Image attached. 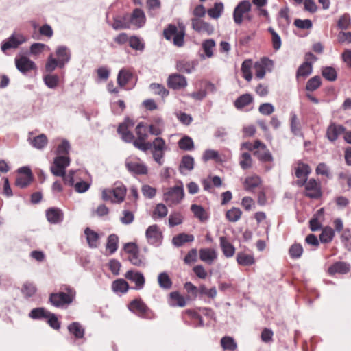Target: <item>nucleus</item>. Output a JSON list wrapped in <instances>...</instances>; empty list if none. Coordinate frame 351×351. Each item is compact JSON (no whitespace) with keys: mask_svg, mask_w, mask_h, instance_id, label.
I'll return each mask as SVG.
<instances>
[{"mask_svg":"<svg viewBox=\"0 0 351 351\" xmlns=\"http://www.w3.org/2000/svg\"><path fill=\"white\" fill-rule=\"evenodd\" d=\"M202 159L205 162H207L210 160H213L217 162L222 161L218 152L213 149H206L204 152Z\"/></svg>","mask_w":351,"mask_h":351,"instance_id":"54","label":"nucleus"},{"mask_svg":"<svg viewBox=\"0 0 351 351\" xmlns=\"http://www.w3.org/2000/svg\"><path fill=\"white\" fill-rule=\"evenodd\" d=\"M349 271V264L341 261L335 263L328 269V272L330 275H335V274H346Z\"/></svg>","mask_w":351,"mask_h":351,"instance_id":"29","label":"nucleus"},{"mask_svg":"<svg viewBox=\"0 0 351 351\" xmlns=\"http://www.w3.org/2000/svg\"><path fill=\"white\" fill-rule=\"evenodd\" d=\"M194 158L189 156L186 155L182 158L179 169L181 173L185 174L188 171H191L194 168Z\"/></svg>","mask_w":351,"mask_h":351,"instance_id":"31","label":"nucleus"},{"mask_svg":"<svg viewBox=\"0 0 351 351\" xmlns=\"http://www.w3.org/2000/svg\"><path fill=\"white\" fill-rule=\"evenodd\" d=\"M58 66L63 67L70 60L71 53L69 49L64 46H60L56 51Z\"/></svg>","mask_w":351,"mask_h":351,"instance_id":"25","label":"nucleus"},{"mask_svg":"<svg viewBox=\"0 0 351 351\" xmlns=\"http://www.w3.org/2000/svg\"><path fill=\"white\" fill-rule=\"evenodd\" d=\"M313 66L311 62H304L298 69L296 72V77H306L312 73Z\"/></svg>","mask_w":351,"mask_h":351,"instance_id":"41","label":"nucleus"},{"mask_svg":"<svg viewBox=\"0 0 351 351\" xmlns=\"http://www.w3.org/2000/svg\"><path fill=\"white\" fill-rule=\"evenodd\" d=\"M183 322L189 325H193L195 327L203 326L204 322L201 315L195 310L187 309L182 313Z\"/></svg>","mask_w":351,"mask_h":351,"instance_id":"13","label":"nucleus"},{"mask_svg":"<svg viewBox=\"0 0 351 351\" xmlns=\"http://www.w3.org/2000/svg\"><path fill=\"white\" fill-rule=\"evenodd\" d=\"M84 234L89 247L91 248H97L99 245V234L89 228L85 229Z\"/></svg>","mask_w":351,"mask_h":351,"instance_id":"30","label":"nucleus"},{"mask_svg":"<svg viewBox=\"0 0 351 351\" xmlns=\"http://www.w3.org/2000/svg\"><path fill=\"white\" fill-rule=\"evenodd\" d=\"M135 132L137 138H134V146L143 152H147L152 147V144L149 142H146L148 138V133L147 128L143 122H140L136 125Z\"/></svg>","mask_w":351,"mask_h":351,"instance_id":"5","label":"nucleus"},{"mask_svg":"<svg viewBox=\"0 0 351 351\" xmlns=\"http://www.w3.org/2000/svg\"><path fill=\"white\" fill-rule=\"evenodd\" d=\"M19 175L16 180V186L20 188L27 187L32 181L33 176L29 167H23L19 169Z\"/></svg>","mask_w":351,"mask_h":351,"instance_id":"16","label":"nucleus"},{"mask_svg":"<svg viewBox=\"0 0 351 351\" xmlns=\"http://www.w3.org/2000/svg\"><path fill=\"white\" fill-rule=\"evenodd\" d=\"M335 236V231L331 227L326 226L323 228L319 235V240L322 243H328L332 241Z\"/></svg>","mask_w":351,"mask_h":351,"instance_id":"48","label":"nucleus"},{"mask_svg":"<svg viewBox=\"0 0 351 351\" xmlns=\"http://www.w3.org/2000/svg\"><path fill=\"white\" fill-rule=\"evenodd\" d=\"M75 289L67 285L60 287V291L52 293L49 295V301L56 307L62 308L69 305L75 298Z\"/></svg>","mask_w":351,"mask_h":351,"instance_id":"1","label":"nucleus"},{"mask_svg":"<svg viewBox=\"0 0 351 351\" xmlns=\"http://www.w3.org/2000/svg\"><path fill=\"white\" fill-rule=\"evenodd\" d=\"M239 165L243 169L250 168L252 165L251 154L248 152L242 153L239 158Z\"/></svg>","mask_w":351,"mask_h":351,"instance_id":"57","label":"nucleus"},{"mask_svg":"<svg viewBox=\"0 0 351 351\" xmlns=\"http://www.w3.org/2000/svg\"><path fill=\"white\" fill-rule=\"evenodd\" d=\"M273 62L267 58H263L256 61L254 64L255 77L257 79H263L267 71H270L273 67Z\"/></svg>","mask_w":351,"mask_h":351,"instance_id":"12","label":"nucleus"},{"mask_svg":"<svg viewBox=\"0 0 351 351\" xmlns=\"http://www.w3.org/2000/svg\"><path fill=\"white\" fill-rule=\"evenodd\" d=\"M199 254L200 260L208 265H212L218 257L217 251L210 247L201 248Z\"/></svg>","mask_w":351,"mask_h":351,"instance_id":"22","label":"nucleus"},{"mask_svg":"<svg viewBox=\"0 0 351 351\" xmlns=\"http://www.w3.org/2000/svg\"><path fill=\"white\" fill-rule=\"evenodd\" d=\"M220 247L224 256L227 258L232 257L235 253V247L226 237L219 238Z\"/></svg>","mask_w":351,"mask_h":351,"instance_id":"27","label":"nucleus"},{"mask_svg":"<svg viewBox=\"0 0 351 351\" xmlns=\"http://www.w3.org/2000/svg\"><path fill=\"white\" fill-rule=\"evenodd\" d=\"M252 66V60L250 59H247L244 60L241 64V72L243 77L250 82L252 79V74L251 72V68Z\"/></svg>","mask_w":351,"mask_h":351,"instance_id":"44","label":"nucleus"},{"mask_svg":"<svg viewBox=\"0 0 351 351\" xmlns=\"http://www.w3.org/2000/svg\"><path fill=\"white\" fill-rule=\"evenodd\" d=\"M167 302L171 307H184L186 306V300L178 291L171 292L168 295Z\"/></svg>","mask_w":351,"mask_h":351,"instance_id":"24","label":"nucleus"},{"mask_svg":"<svg viewBox=\"0 0 351 351\" xmlns=\"http://www.w3.org/2000/svg\"><path fill=\"white\" fill-rule=\"evenodd\" d=\"M303 253V247L299 243L293 244L289 250V254L292 258H300Z\"/></svg>","mask_w":351,"mask_h":351,"instance_id":"63","label":"nucleus"},{"mask_svg":"<svg viewBox=\"0 0 351 351\" xmlns=\"http://www.w3.org/2000/svg\"><path fill=\"white\" fill-rule=\"evenodd\" d=\"M192 28L200 34L211 35L214 32V27L209 23L198 18L191 19Z\"/></svg>","mask_w":351,"mask_h":351,"instance_id":"18","label":"nucleus"},{"mask_svg":"<svg viewBox=\"0 0 351 351\" xmlns=\"http://www.w3.org/2000/svg\"><path fill=\"white\" fill-rule=\"evenodd\" d=\"M295 175L298 178L296 184L298 186H303L308 180V176L311 173V169L308 164L299 160L295 163L294 167Z\"/></svg>","mask_w":351,"mask_h":351,"instance_id":"7","label":"nucleus"},{"mask_svg":"<svg viewBox=\"0 0 351 351\" xmlns=\"http://www.w3.org/2000/svg\"><path fill=\"white\" fill-rule=\"evenodd\" d=\"M180 149L184 151H191L194 149V143L193 139L189 136H184L178 142Z\"/></svg>","mask_w":351,"mask_h":351,"instance_id":"47","label":"nucleus"},{"mask_svg":"<svg viewBox=\"0 0 351 351\" xmlns=\"http://www.w3.org/2000/svg\"><path fill=\"white\" fill-rule=\"evenodd\" d=\"M130 21L136 27H141L145 23V16L143 11L138 8L134 10Z\"/></svg>","mask_w":351,"mask_h":351,"instance_id":"26","label":"nucleus"},{"mask_svg":"<svg viewBox=\"0 0 351 351\" xmlns=\"http://www.w3.org/2000/svg\"><path fill=\"white\" fill-rule=\"evenodd\" d=\"M132 74L130 71L126 69H121L117 76V82L120 87H125L127 84L131 80Z\"/></svg>","mask_w":351,"mask_h":351,"instance_id":"40","label":"nucleus"},{"mask_svg":"<svg viewBox=\"0 0 351 351\" xmlns=\"http://www.w3.org/2000/svg\"><path fill=\"white\" fill-rule=\"evenodd\" d=\"M129 45L131 48L138 51H143L145 48L143 42L135 36H131L129 38Z\"/></svg>","mask_w":351,"mask_h":351,"instance_id":"62","label":"nucleus"},{"mask_svg":"<svg viewBox=\"0 0 351 351\" xmlns=\"http://www.w3.org/2000/svg\"><path fill=\"white\" fill-rule=\"evenodd\" d=\"M183 221V216L181 213L176 212L171 213L169 217V225L170 227H174L180 225Z\"/></svg>","mask_w":351,"mask_h":351,"instance_id":"64","label":"nucleus"},{"mask_svg":"<svg viewBox=\"0 0 351 351\" xmlns=\"http://www.w3.org/2000/svg\"><path fill=\"white\" fill-rule=\"evenodd\" d=\"M28 141L34 147L38 149H43L48 143L47 137L44 134H41L32 138L29 136Z\"/></svg>","mask_w":351,"mask_h":351,"instance_id":"33","label":"nucleus"},{"mask_svg":"<svg viewBox=\"0 0 351 351\" xmlns=\"http://www.w3.org/2000/svg\"><path fill=\"white\" fill-rule=\"evenodd\" d=\"M322 84V80L319 76H314L310 78L306 85V89L308 91H315L317 90Z\"/></svg>","mask_w":351,"mask_h":351,"instance_id":"58","label":"nucleus"},{"mask_svg":"<svg viewBox=\"0 0 351 351\" xmlns=\"http://www.w3.org/2000/svg\"><path fill=\"white\" fill-rule=\"evenodd\" d=\"M191 210L193 212L194 216L201 221H205L208 218V213L200 205L192 204L191 206Z\"/></svg>","mask_w":351,"mask_h":351,"instance_id":"42","label":"nucleus"},{"mask_svg":"<svg viewBox=\"0 0 351 351\" xmlns=\"http://www.w3.org/2000/svg\"><path fill=\"white\" fill-rule=\"evenodd\" d=\"M167 84L173 90H181L186 87L188 83L186 78L178 73H172L167 80Z\"/></svg>","mask_w":351,"mask_h":351,"instance_id":"15","label":"nucleus"},{"mask_svg":"<svg viewBox=\"0 0 351 351\" xmlns=\"http://www.w3.org/2000/svg\"><path fill=\"white\" fill-rule=\"evenodd\" d=\"M195 65L193 61L180 60L176 62V68L179 72L191 73L195 69Z\"/></svg>","mask_w":351,"mask_h":351,"instance_id":"35","label":"nucleus"},{"mask_svg":"<svg viewBox=\"0 0 351 351\" xmlns=\"http://www.w3.org/2000/svg\"><path fill=\"white\" fill-rule=\"evenodd\" d=\"M112 289L115 293H125L129 289V285L124 279L120 278L112 282Z\"/></svg>","mask_w":351,"mask_h":351,"instance_id":"43","label":"nucleus"},{"mask_svg":"<svg viewBox=\"0 0 351 351\" xmlns=\"http://www.w3.org/2000/svg\"><path fill=\"white\" fill-rule=\"evenodd\" d=\"M26 40L27 38L24 35L14 33L8 39L2 42L1 49L3 53H6L7 50L17 48Z\"/></svg>","mask_w":351,"mask_h":351,"instance_id":"11","label":"nucleus"},{"mask_svg":"<svg viewBox=\"0 0 351 351\" xmlns=\"http://www.w3.org/2000/svg\"><path fill=\"white\" fill-rule=\"evenodd\" d=\"M242 211L236 207H233L226 212V217L230 222H236L239 221L241 217Z\"/></svg>","mask_w":351,"mask_h":351,"instance_id":"52","label":"nucleus"},{"mask_svg":"<svg viewBox=\"0 0 351 351\" xmlns=\"http://www.w3.org/2000/svg\"><path fill=\"white\" fill-rule=\"evenodd\" d=\"M158 282L162 289H170L172 287V281L166 272H162L158 275Z\"/></svg>","mask_w":351,"mask_h":351,"instance_id":"50","label":"nucleus"},{"mask_svg":"<svg viewBox=\"0 0 351 351\" xmlns=\"http://www.w3.org/2000/svg\"><path fill=\"white\" fill-rule=\"evenodd\" d=\"M119 246V237L115 234H110L107 238L106 245V251L110 255L113 254L117 250Z\"/></svg>","mask_w":351,"mask_h":351,"instance_id":"34","label":"nucleus"},{"mask_svg":"<svg viewBox=\"0 0 351 351\" xmlns=\"http://www.w3.org/2000/svg\"><path fill=\"white\" fill-rule=\"evenodd\" d=\"M134 126V122L129 118H125L124 121L121 123L117 128V132L120 136H122L123 133L129 131L130 128Z\"/></svg>","mask_w":351,"mask_h":351,"instance_id":"61","label":"nucleus"},{"mask_svg":"<svg viewBox=\"0 0 351 351\" xmlns=\"http://www.w3.org/2000/svg\"><path fill=\"white\" fill-rule=\"evenodd\" d=\"M126 192V186L121 182H117L112 189L102 190L101 198L104 201L112 204H120L123 202Z\"/></svg>","mask_w":351,"mask_h":351,"instance_id":"2","label":"nucleus"},{"mask_svg":"<svg viewBox=\"0 0 351 351\" xmlns=\"http://www.w3.org/2000/svg\"><path fill=\"white\" fill-rule=\"evenodd\" d=\"M164 37L170 40L173 39L174 45L182 47L184 43L185 27L182 23H179L178 28L172 24H169L163 31Z\"/></svg>","mask_w":351,"mask_h":351,"instance_id":"3","label":"nucleus"},{"mask_svg":"<svg viewBox=\"0 0 351 351\" xmlns=\"http://www.w3.org/2000/svg\"><path fill=\"white\" fill-rule=\"evenodd\" d=\"M29 316L33 319H44L49 316V311L44 308H36L29 312Z\"/></svg>","mask_w":351,"mask_h":351,"instance_id":"56","label":"nucleus"},{"mask_svg":"<svg viewBox=\"0 0 351 351\" xmlns=\"http://www.w3.org/2000/svg\"><path fill=\"white\" fill-rule=\"evenodd\" d=\"M322 74L323 77L330 82L336 80L337 75L335 69L331 66H326L322 69Z\"/></svg>","mask_w":351,"mask_h":351,"instance_id":"60","label":"nucleus"},{"mask_svg":"<svg viewBox=\"0 0 351 351\" xmlns=\"http://www.w3.org/2000/svg\"><path fill=\"white\" fill-rule=\"evenodd\" d=\"M37 291L36 285L33 282H26L23 284L21 292L27 298L33 296Z\"/></svg>","mask_w":351,"mask_h":351,"instance_id":"55","label":"nucleus"},{"mask_svg":"<svg viewBox=\"0 0 351 351\" xmlns=\"http://www.w3.org/2000/svg\"><path fill=\"white\" fill-rule=\"evenodd\" d=\"M184 197V188L181 186H174L164 193L163 199L169 206L178 204Z\"/></svg>","mask_w":351,"mask_h":351,"instance_id":"6","label":"nucleus"},{"mask_svg":"<svg viewBox=\"0 0 351 351\" xmlns=\"http://www.w3.org/2000/svg\"><path fill=\"white\" fill-rule=\"evenodd\" d=\"M128 307L131 312L142 318L152 319L156 317L155 313L146 305L141 298L132 300Z\"/></svg>","mask_w":351,"mask_h":351,"instance_id":"4","label":"nucleus"},{"mask_svg":"<svg viewBox=\"0 0 351 351\" xmlns=\"http://www.w3.org/2000/svg\"><path fill=\"white\" fill-rule=\"evenodd\" d=\"M194 241V236L185 233H180L173 238V244L176 247H180L185 243Z\"/></svg>","mask_w":351,"mask_h":351,"instance_id":"39","label":"nucleus"},{"mask_svg":"<svg viewBox=\"0 0 351 351\" xmlns=\"http://www.w3.org/2000/svg\"><path fill=\"white\" fill-rule=\"evenodd\" d=\"M46 217L50 223L57 224L63 221L64 213L60 208L52 207L46 210Z\"/></svg>","mask_w":351,"mask_h":351,"instance_id":"23","label":"nucleus"},{"mask_svg":"<svg viewBox=\"0 0 351 351\" xmlns=\"http://www.w3.org/2000/svg\"><path fill=\"white\" fill-rule=\"evenodd\" d=\"M261 183V178L257 175H252L246 177L243 182L244 189L246 191H251L258 186Z\"/></svg>","mask_w":351,"mask_h":351,"instance_id":"36","label":"nucleus"},{"mask_svg":"<svg viewBox=\"0 0 351 351\" xmlns=\"http://www.w3.org/2000/svg\"><path fill=\"white\" fill-rule=\"evenodd\" d=\"M254 155L262 162H272L274 160L272 154L267 147L265 149L256 150Z\"/></svg>","mask_w":351,"mask_h":351,"instance_id":"37","label":"nucleus"},{"mask_svg":"<svg viewBox=\"0 0 351 351\" xmlns=\"http://www.w3.org/2000/svg\"><path fill=\"white\" fill-rule=\"evenodd\" d=\"M15 64L17 69L23 74L36 69V64L26 56L16 57L15 58Z\"/></svg>","mask_w":351,"mask_h":351,"instance_id":"19","label":"nucleus"},{"mask_svg":"<svg viewBox=\"0 0 351 351\" xmlns=\"http://www.w3.org/2000/svg\"><path fill=\"white\" fill-rule=\"evenodd\" d=\"M149 88L156 95H158L162 97H167L169 93V90L166 89L163 85L160 84L152 83L150 84Z\"/></svg>","mask_w":351,"mask_h":351,"instance_id":"59","label":"nucleus"},{"mask_svg":"<svg viewBox=\"0 0 351 351\" xmlns=\"http://www.w3.org/2000/svg\"><path fill=\"white\" fill-rule=\"evenodd\" d=\"M221 346L225 350L234 351L237 348V344L234 339L229 336H226L221 339Z\"/></svg>","mask_w":351,"mask_h":351,"instance_id":"49","label":"nucleus"},{"mask_svg":"<svg viewBox=\"0 0 351 351\" xmlns=\"http://www.w3.org/2000/svg\"><path fill=\"white\" fill-rule=\"evenodd\" d=\"M147 242L153 245L158 246L161 244L162 234L156 224L149 226L145 232Z\"/></svg>","mask_w":351,"mask_h":351,"instance_id":"14","label":"nucleus"},{"mask_svg":"<svg viewBox=\"0 0 351 351\" xmlns=\"http://www.w3.org/2000/svg\"><path fill=\"white\" fill-rule=\"evenodd\" d=\"M304 186L305 187V196L311 199H318L322 196L321 184L315 179L306 180Z\"/></svg>","mask_w":351,"mask_h":351,"instance_id":"10","label":"nucleus"},{"mask_svg":"<svg viewBox=\"0 0 351 351\" xmlns=\"http://www.w3.org/2000/svg\"><path fill=\"white\" fill-rule=\"evenodd\" d=\"M168 213L167 206L163 204H158L152 213V218L154 219L164 218Z\"/></svg>","mask_w":351,"mask_h":351,"instance_id":"51","label":"nucleus"},{"mask_svg":"<svg viewBox=\"0 0 351 351\" xmlns=\"http://www.w3.org/2000/svg\"><path fill=\"white\" fill-rule=\"evenodd\" d=\"M345 131L346 128L342 125L331 122L326 129V137L330 142H335Z\"/></svg>","mask_w":351,"mask_h":351,"instance_id":"20","label":"nucleus"},{"mask_svg":"<svg viewBox=\"0 0 351 351\" xmlns=\"http://www.w3.org/2000/svg\"><path fill=\"white\" fill-rule=\"evenodd\" d=\"M339 184L344 190L349 191L351 189V174L348 172H341L338 175Z\"/></svg>","mask_w":351,"mask_h":351,"instance_id":"45","label":"nucleus"},{"mask_svg":"<svg viewBox=\"0 0 351 351\" xmlns=\"http://www.w3.org/2000/svg\"><path fill=\"white\" fill-rule=\"evenodd\" d=\"M68 329L76 338H82L84 335V330L78 322H73L69 326Z\"/></svg>","mask_w":351,"mask_h":351,"instance_id":"53","label":"nucleus"},{"mask_svg":"<svg viewBox=\"0 0 351 351\" xmlns=\"http://www.w3.org/2000/svg\"><path fill=\"white\" fill-rule=\"evenodd\" d=\"M237 262L241 266H251L255 263L256 261L253 254L239 252L237 254Z\"/></svg>","mask_w":351,"mask_h":351,"instance_id":"32","label":"nucleus"},{"mask_svg":"<svg viewBox=\"0 0 351 351\" xmlns=\"http://www.w3.org/2000/svg\"><path fill=\"white\" fill-rule=\"evenodd\" d=\"M125 278L135 284V287L133 288L134 289L141 290L145 286V279L141 272L129 270L125 273Z\"/></svg>","mask_w":351,"mask_h":351,"instance_id":"21","label":"nucleus"},{"mask_svg":"<svg viewBox=\"0 0 351 351\" xmlns=\"http://www.w3.org/2000/svg\"><path fill=\"white\" fill-rule=\"evenodd\" d=\"M69 164L70 158L68 156H57L51 167V171L56 176H64Z\"/></svg>","mask_w":351,"mask_h":351,"instance_id":"8","label":"nucleus"},{"mask_svg":"<svg viewBox=\"0 0 351 351\" xmlns=\"http://www.w3.org/2000/svg\"><path fill=\"white\" fill-rule=\"evenodd\" d=\"M254 101L253 97L249 94L245 93L239 96L234 102L235 108L238 110H243L245 108L252 104Z\"/></svg>","mask_w":351,"mask_h":351,"instance_id":"28","label":"nucleus"},{"mask_svg":"<svg viewBox=\"0 0 351 351\" xmlns=\"http://www.w3.org/2000/svg\"><path fill=\"white\" fill-rule=\"evenodd\" d=\"M252 8V4L247 0L241 1L234 8L233 11V19L237 25H240L244 19L245 14H247Z\"/></svg>","mask_w":351,"mask_h":351,"instance_id":"9","label":"nucleus"},{"mask_svg":"<svg viewBox=\"0 0 351 351\" xmlns=\"http://www.w3.org/2000/svg\"><path fill=\"white\" fill-rule=\"evenodd\" d=\"M216 43L213 39L204 40L202 43V49L204 52L205 57L210 58L214 55V50Z\"/></svg>","mask_w":351,"mask_h":351,"instance_id":"38","label":"nucleus"},{"mask_svg":"<svg viewBox=\"0 0 351 351\" xmlns=\"http://www.w3.org/2000/svg\"><path fill=\"white\" fill-rule=\"evenodd\" d=\"M223 9V3H215L213 8L208 10L207 12L210 18L217 19L221 16Z\"/></svg>","mask_w":351,"mask_h":351,"instance_id":"46","label":"nucleus"},{"mask_svg":"<svg viewBox=\"0 0 351 351\" xmlns=\"http://www.w3.org/2000/svg\"><path fill=\"white\" fill-rule=\"evenodd\" d=\"M127 170L134 175H146L147 173V167L143 163L134 161L131 158H127L125 162Z\"/></svg>","mask_w":351,"mask_h":351,"instance_id":"17","label":"nucleus"}]
</instances>
